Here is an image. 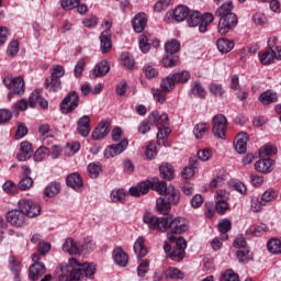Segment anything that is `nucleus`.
I'll list each match as a JSON object with an SVG mask.
<instances>
[{"label":"nucleus","instance_id":"nucleus-37","mask_svg":"<svg viewBox=\"0 0 281 281\" xmlns=\"http://www.w3.org/2000/svg\"><path fill=\"white\" fill-rule=\"evenodd\" d=\"M162 276L166 280H183V272L175 267H169L162 272Z\"/></svg>","mask_w":281,"mask_h":281},{"label":"nucleus","instance_id":"nucleus-33","mask_svg":"<svg viewBox=\"0 0 281 281\" xmlns=\"http://www.w3.org/2000/svg\"><path fill=\"white\" fill-rule=\"evenodd\" d=\"M63 251L70 256H78V254H80V248L78 247V244L74 241V238L69 237L63 244Z\"/></svg>","mask_w":281,"mask_h":281},{"label":"nucleus","instance_id":"nucleus-1","mask_svg":"<svg viewBox=\"0 0 281 281\" xmlns=\"http://www.w3.org/2000/svg\"><path fill=\"white\" fill-rule=\"evenodd\" d=\"M150 188L159 194H164L165 199L171 205H177L181 202V192L175 186L168 187L166 181H159V178H153L151 180L138 183L136 187L130 188V194L131 196H142L148 194Z\"/></svg>","mask_w":281,"mask_h":281},{"label":"nucleus","instance_id":"nucleus-47","mask_svg":"<svg viewBox=\"0 0 281 281\" xmlns=\"http://www.w3.org/2000/svg\"><path fill=\"white\" fill-rule=\"evenodd\" d=\"M267 247L270 254H281V240L278 238H271L268 241Z\"/></svg>","mask_w":281,"mask_h":281},{"label":"nucleus","instance_id":"nucleus-34","mask_svg":"<svg viewBox=\"0 0 281 281\" xmlns=\"http://www.w3.org/2000/svg\"><path fill=\"white\" fill-rule=\"evenodd\" d=\"M216 46L218 52H221V54H229V52L234 49L235 44H234V41L223 37L217 40Z\"/></svg>","mask_w":281,"mask_h":281},{"label":"nucleus","instance_id":"nucleus-22","mask_svg":"<svg viewBox=\"0 0 281 281\" xmlns=\"http://www.w3.org/2000/svg\"><path fill=\"white\" fill-rule=\"evenodd\" d=\"M255 169L257 172H262L263 175H269L273 170V159L261 158L255 164Z\"/></svg>","mask_w":281,"mask_h":281},{"label":"nucleus","instance_id":"nucleus-9","mask_svg":"<svg viewBox=\"0 0 281 281\" xmlns=\"http://www.w3.org/2000/svg\"><path fill=\"white\" fill-rule=\"evenodd\" d=\"M32 260L33 265H31L29 269V279L32 281H36L45 276L47 269L45 268V263L41 261V256L33 255Z\"/></svg>","mask_w":281,"mask_h":281},{"label":"nucleus","instance_id":"nucleus-2","mask_svg":"<svg viewBox=\"0 0 281 281\" xmlns=\"http://www.w3.org/2000/svg\"><path fill=\"white\" fill-rule=\"evenodd\" d=\"M69 262L77 268H72L69 274H60L58 281H81L95 276V265L87 262L80 265L76 258H71Z\"/></svg>","mask_w":281,"mask_h":281},{"label":"nucleus","instance_id":"nucleus-62","mask_svg":"<svg viewBox=\"0 0 281 281\" xmlns=\"http://www.w3.org/2000/svg\"><path fill=\"white\" fill-rule=\"evenodd\" d=\"M276 199H278V192L273 190H267L261 196L263 203H271V201H276Z\"/></svg>","mask_w":281,"mask_h":281},{"label":"nucleus","instance_id":"nucleus-25","mask_svg":"<svg viewBox=\"0 0 281 281\" xmlns=\"http://www.w3.org/2000/svg\"><path fill=\"white\" fill-rule=\"evenodd\" d=\"M66 184L72 190H80L83 186L82 177L78 172L70 173L66 178Z\"/></svg>","mask_w":281,"mask_h":281},{"label":"nucleus","instance_id":"nucleus-17","mask_svg":"<svg viewBox=\"0 0 281 281\" xmlns=\"http://www.w3.org/2000/svg\"><path fill=\"white\" fill-rule=\"evenodd\" d=\"M33 153L32 143L24 140L20 144V153H18L16 159L18 161H27L32 158Z\"/></svg>","mask_w":281,"mask_h":281},{"label":"nucleus","instance_id":"nucleus-40","mask_svg":"<svg viewBox=\"0 0 281 281\" xmlns=\"http://www.w3.org/2000/svg\"><path fill=\"white\" fill-rule=\"evenodd\" d=\"M175 79L172 78V75H169L166 78H162L160 81V89L165 91L166 93H170V91H175Z\"/></svg>","mask_w":281,"mask_h":281},{"label":"nucleus","instance_id":"nucleus-42","mask_svg":"<svg viewBox=\"0 0 281 281\" xmlns=\"http://www.w3.org/2000/svg\"><path fill=\"white\" fill-rule=\"evenodd\" d=\"M112 203H124L126 201V191L124 189H114L110 194Z\"/></svg>","mask_w":281,"mask_h":281},{"label":"nucleus","instance_id":"nucleus-63","mask_svg":"<svg viewBox=\"0 0 281 281\" xmlns=\"http://www.w3.org/2000/svg\"><path fill=\"white\" fill-rule=\"evenodd\" d=\"M145 157L147 159H153L154 157H157V144L149 143L145 150Z\"/></svg>","mask_w":281,"mask_h":281},{"label":"nucleus","instance_id":"nucleus-12","mask_svg":"<svg viewBox=\"0 0 281 281\" xmlns=\"http://www.w3.org/2000/svg\"><path fill=\"white\" fill-rule=\"evenodd\" d=\"M3 85L7 89L13 91L15 95H23L25 93V80L23 77L5 78L3 79Z\"/></svg>","mask_w":281,"mask_h":281},{"label":"nucleus","instance_id":"nucleus-54","mask_svg":"<svg viewBox=\"0 0 281 281\" xmlns=\"http://www.w3.org/2000/svg\"><path fill=\"white\" fill-rule=\"evenodd\" d=\"M209 91L212 93V95L223 98L225 94V89H223V85L221 83H210Z\"/></svg>","mask_w":281,"mask_h":281},{"label":"nucleus","instance_id":"nucleus-43","mask_svg":"<svg viewBox=\"0 0 281 281\" xmlns=\"http://www.w3.org/2000/svg\"><path fill=\"white\" fill-rule=\"evenodd\" d=\"M171 78H173V82L176 85H186V82L190 80L191 75H190V71L183 70V71L171 75Z\"/></svg>","mask_w":281,"mask_h":281},{"label":"nucleus","instance_id":"nucleus-51","mask_svg":"<svg viewBox=\"0 0 281 281\" xmlns=\"http://www.w3.org/2000/svg\"><path fill=\"white\" fill-rule=\"evenodd\" d=\"M50 249H52V244L42 241L37 245V254L35 255L40 256L41 260H43V258H45V256L49 254Z\"/></svg>","mask_w":281,"mask_h":281},{"label":"nucleus","instance_id":"nucleus-32","mask_svg":"<svg viewBox=\"0 0 281 281\" xmlns=\"http://www.w3.org/2000/svg\"><path fill=\"white\" fill-rule=\"evenodd\" d=\"M134 251L137 258H146L148 256V248H146V244L144 237H138L134 243Z\"/></svg>","mask_w":281,"mask_h":281},{"label":"nucleus","instance_id":"nucleus-55","mask_svg":"<svg viewBox=\"0 0 281 281\" xmlns=\"http://www.w3.org/2000/svg\"><path fill=\"white\" fill-rule=\"evenodd\" d=\"M179 63V56L176 55H167L162 58V65L164 67L170 68V67H177V64Z\"/></svg>","mask_w":281,"mask_h":281},{"label":"nucleus","instance_id":"nucleus-23","mask_svg":"<svg viewBox=\"0 0 281 281\" xmlns=\"http://www.w3.org/2000/svg\"><path fill=\"white\" fill-rule=\"evenodd\" d=\"M149 120L151 123H154V126H157V128L168 125L169 122L168 114H159V111H153L149 114Z\"/></svg>","mask_w":281,"mask_h":281},{"label":"nucleus","instance_id":"nucleus-21","mask_svg":"<svg viewBox=\"0 0 281 281\" xmlns=\"http://www.w3.org/2000/svg\"><path fill=\"white\" fill-rule=\"evenodd\" d=\"M101 52L102 54H109L113 47V42L111 41V30H104L100 34Z\"/></svg>","mask_w":281,"mask_h":281},{"label":"nucleus","instance_id":"nucleus-18","mask_svg":"<svg viewBox=\"0 0 281 281\" xmlns=\"http://www.w3.org/2000/svg\"><path fill=\"white\" fill-rule=\"evenodd\" d=\"M111 123L109 121H102L92 132V138L94 140L104 139L109 135L111 128Z\"/></svg>","mask_w":281,"mask_h":281},{"label":"nucleus","instance_id":"nucleus-3","mask_svg":"<svg viewBox=\"0 0 281 281\" xmlns=\"http://www.w3.org/2000/svg\"><path fill=\"white\" fill-rule=\"evenodd\" d=\"M165 223H167V225H165V232L170 229V233L167 235L169 243H175L177 240L175 234H183L190 227L186 217H175L172 214L165 216Z\"/></svg>","mask_w":281,"mask_h":281},{"label":"nucleus","instance_id":"nucleus-15","mask_svg":"<svg viewBox=\"0 0 281 281\" xmlns=\"http://www.w3.org/2000/svg\"><path fill=\"white\" fill-rule=\"evenodd\" d=\"M146 25H148V15L144 12L137 13L132 19V27L136 34H142L146 30Z\"/></svg>","mask_w":281,"mask_h":281},{"label":"nucleus","instance_id":"nucleus-39","mask_svg":"<svg viewBox=\"0 0 281 281\" xmlns=\"http://www.w3.org/2000/svg\"><path fill=\"white\" fill-rule=\"evenodd\" d=\"M150 34L143 33L139 36V49L143 54H148L150 52Z\"/></svg>","mask_w":281,"mask_h":281},{"label":"nucleus","instance_id":"nucleus-48","mask_svg":"<svg viewBox=\"0 0 281 281\" xmlns=\"http://www.w3.org/2000/svg\"><path fill=\"white\" fill-rule=\"evenodd\" d=\"M121 63L126 69H133V67H135V59L133 58V55L128 53H122Z\"/></svg>","mask_w":281,"mask_h":281},{"label":"nucleus","instance_id":"nucleus-24","mask_svg":"<svg viewBox=\"0 0 281 281\" xmlns=\"http://www.w3.org/2000/svg\"><path fill=\"white\" fill-rule=\"evenodd\" d=\"M269 49L263 53H259V60L261 65H271L276 60V50L271 47V38L268 40Z\"/></svg>","mask_w":281,"mask_h":281},{"label":"nucleus","instance_id":"nucleus-31","mask_svg":"<svg viewBox=\"0 0 281 281\" xmlns=\"http://www.w3.org/2000/svg\"><path fill=\"white\" fill-rule=\"evenodd\" d=\"M156 209L158 214H164V216H169L170 210L172 209V204L169 203L166 198H158L156 201Z\"/></svg>","mask_w":281,"mask_h":281},{"label":"nucleus","instance_id":"nucleus-44","mask_svg":"<svg viewBox=\"0 0 281 281\" xmlns=\"http://www.w3.org/2000/svg\"><path fill=\"white\" fill-rule=\"evenodd\" d=\"M207 128H210V125L207 123H199L193 128V134L196 139H203V136L205 133H207Z\"/></svg>","mask_w":281,"mask_h":281},{"label":"nucleus","instance_id":"nucleus-53","mask_svg":"<svg viewBox=\"0 0 281 281\" xmlns=\"http://www.w3.org/2000/svg\"><path fill=\"white\" fill-rule=\"evenodd\" d=\"M150 126H155V124L150 121V116L145 119L137 127L138 133L142 135H146V133H150Z\"/></svg>","mask_w":281,"mask_h":281},{"label":"nucleus","instance_id":"nucleus-7","mask_svg":"<svg viewBox=\"0 0 281 281\" xmlns=\"http://www.w3.org/2000/svg\"><path fill=\"white\" fill-rule=\"evenodd\" d=\"M212 133L218 139H225L227 133V117L223 114H216L212 120Z\"/></svg>","mask_w":281,"mask_h":281},{"label":"nucleus","instance_id":"nucleus-20","mask_svg":"<svg viewBox=\"0 0 281 281\" xmlns=\"http://www.w3.org/2000/svg\"><path fill=\"white\" fill-rule=\"evenodd\" d=\"M91 131V119L89 115H83L77 122V132L81 137H87Z\"/></svg>","mask_w":281,"mask_h":281},{"label":"nucleus","instance_id":"nucleus-11","mask_svg":"<svg viewBox=\"0 0 281 281\" xmlns=\"http://www.w3.org/2000/svg\"><path fill=\"white\" fill-rule=\"evenodd\" d=\"M176 245L172 246L171 252H169V258L181 262L186 258V249L188 248V241L183 237H179L175 240Z\"/></svg>","mask_w":281,"mask_h":281},{"label":"nucleus","instance_id":"nucleus-50","mask_svg":"<svg viewBox=\"0 0 281 281\" xmlns=\"http://www.w3.org/2000/svg\"><path fill=\"white\" fill-rule=\"evenodd\" d=\"M2 190L5 192V194H19V186L11 180L5 181L2 184Z\"/></svg>","mask_w":281,"mask_h":281},{"label":"nucleus","instance_id":"nucleus-35","mask_svg":"<svg viewBox=\"0 0 281 281\" xmlns=\"http://www.w3.org/2000/svg\"><path fill=\"white\" fill-rule=\"evenodd\" d=\"M63 82L60 79H55L53 77L46 78L44 87L47 91H50L53 93H57V91H60L63 89Z\"/></svg>","mask_w":281,"mask_h":281},{"label":"nucleus","instance_id":"nucleus-57","mask_svg":"<svg viewBox=\"0 0 281 281\" xmlns=\"http://www.w3.org/2000/svg\"><path fill=\"white\" fill-rule=\"evenodd\" d=\"M227 210H229V204L227 203V200H218L215 203V212L220 214V216H223V214H226Z\"/></svg>","mask_w":281,"mask_h":281},{"label":"nucleus","instance_id":"nucleus-56","mask_svg":"<svg viewBox=\"0 0 281 281\" xmlns=\"http://www.w3.org/2000/svg\"><path fill=\"white\" fill-rule=\"evenodd\" d=\"M32 186H34V180L31 177H22L18 184V188L22 192H25V190H30Z\"/></svg>","mask_w":281,"mask_h":281},{"label":"nucleus","instance_id":"nucleus-14","mask_svg":"<svg viewBox=\"0 0 281 281\" xmlns=\"http://www.w3.org/2000/svg\"><path fill=\"white\" fill-rule=\"evenodd\" d=\"M7 221L13 227H23L25 225V213L23 210H12L7 213Z\"/></svg>","mask_w":281,"mask_h":281},{"label":"nucleus","instance_id":"nucleus-46","mask_svg":"<svg viewBox=\"0 0 281 281\" xmlns=\"http://www.w3.org/2000/svg\"><path fill=\"white\" fill-rule=\"evenodd\" d=\"M220 281H240V278L234 270L227 269L221 273Z\"/></svg>","mask_w":281,"mask_h":281},{"label":"nucleus","instance_id":"nucleus-58","mask_svg":"<svg viewBox=\"0 0 281 281\" xmlns=\"http://www.w3.org/2000/svg\"><path fill=\"white\" fill-rule=\"evenodd\" d=\"M236 256L239 262H249V260H251V252L249 251V248H240L236 252Z\"/></svg>","mask_w":281,"mask_h":281},{"label":"nucleus","instance_id":"nucleus-6","mask_svg":"<svg viewBox=\"0 0 281 281\" xmlns=\"http://www.w3.org/2000/svg\"><path fill=\"white\" fill-rule=\"evenodd\" d=\"M143 223L149 227V229L156 232H166V216L157 217L150 212H146L143 216Z\"/></svg>","mask_w":281,"mask_h":281},{"label":"nucleus","instance_id":"nucleus-61","mask_svg":"<svg viewBox=\"0 0 281 281\" xmlns=\"http://www.w3.org/2000/svg\"><path fill=\"white\" fill-rule=\"evenodd\" d=\"M9 263L11 267V271L14 273L15 278H19V274L21 273V262L19 260H15L14 257H10Z\"/></svg>","mask_w":281,"mask_h":281},{"label":"nucleus","instance_id":"nucleus-60","mask_svg":"<svg viewBox=\"0 0 281 281\" xmlns=\"http://www.w3.org/2000/svg\"><path fill=\"white\" fill-rule=\"evenodd\" d=\"M148 269H150V261L149 260H143L137 267V276L138 278H144L146 276Z\"/></svg>","mask_w":281,"mask_h":281},{"label":"nucleus","instance_id":"nucleus-16","mask_svg":"<svg viewBox=\"0 0 281 281\" xmlns=\"http://www.w3.org/2000/svg\"><path fill=\"white\" fill-rule=\"evenodd\" d=\"M112 258L119 267H126L128 265V254L124 251L122 246H116L112 251Z\"/></svg>","mask_w":281,"mask_h":281},{"label":"nucleus","instance_id":"nucleus-27","mask_svg":"<svg viewBox=\"0 0 281 281\" xmlns=\"http://www.w3.org/2000/svg\"><path fill=\"white\" fill-rule=\"evenodd\" d=\"M259 102L263 104V106H269V104H276L278 102V93L272 90H266L259 95Z\"/></svg>","mask_w":281,"mask_h":281},{"label":"nucleus","instance_id":"nucleus-49","mask_svg":"<svg viewBox=\"0 0 281 281\" xmlns=\"http://www.w3.org/2000/svg\"><path fill=\"white\" fill-rule=\"evenodd\" d=\"M88 172L91 179H98L100 177V172H102V166L100 162H91L88 166Z\"/></svg>","mask_w":281,"mask_h":281},{"label":"nucleus","instance_id":"nucleus-13","mask_svg":"<svg viewBox=\"0 0 281 281\" xmlns=\"http://www.w3.org/2000/svg\"><path fill=\"white\" fill-rule=\"evenodd\" d=\"M126 148H128V139H122L120 143L110 145L104 149V158L111 159L117 157V155H122Z\"/></svg>","mask_w":281,"mask_h":281},{"label":"nucleus","instance_id":"nucleus-52","mask_svg":"<svg viewBox=\"0 0 281 281\" xmlns=\"http://www.w3.org/2000/svg\"><path fill=\"white\" fill-rule=\"evenodd\" d=\"M278 153V148L273 145H265L259 149L260 157L269 158L271 155H276Z\"/></svg>","mask_w":281,"mask_h":281},{"label":"nucleus","instance_id":"nucleus-30","mask_svg":"<svg viewBox=\"0 0 281 281\" xmlns=\"http://www.w3.org/2000/svg\"><path fill=\"white\" fill-rule=\"evenodd\" d=\"M190 93L193 95V98H200V100H205L207 95V91H205V88H203L201 81H193L191 83Z\"/></svg>","mask_w":281,"mask_h":281},{"label":"nucleus","instance_id":"nucleus-5","mask_svg":"<svg viewBox=\"0 0 281 281\" xmlns=\"http://www.w3.org/2000/svg\"><path fill=\"white\" fill-rule=\"evenodd\" d=\"M60 112L63 115H69L80 106V95L76 91H70L60 102Z\"/></svg>","mask_w":281,"mask_h":281},{"label":"nucleus","instance_id":"nucleus-36","mask_svg":"<svg viewBox=\"0 0 281 281\" xmlns=\"http://www.w3.org/2000/svg\"><path fill=\"white\" fill-rule=\"evenodd\" d=\"M165 52L171 55L179 54V52H181V42L177 38L167 41L165 43Z\"/></svg>","mask_w":281,"mask_h":281},{"label":"nucleus","instance_id":"nucleus-8","mask_svg":"<svg viewBox=\"0 0 281 281\" xmlns=\"http://www.w3.org/2000/svg\"><path fill=\"white\" fill-rule=\"evenodd\" d=\"M18 205L19 210H22L24 216H27L29 218H36V216L41 215V204L32 200H20Z\"/></svg>","mask_w":281,"mask_h":281},{"label":"nucleus","instance_id":"nucleus-59","mask_svg":"<svg viewBox=\"0 0 281 281\" xmlns=\"http://www.w3.org/2000/svg\"><path fill=\"white\" fill-rule=\"evenodd\" d=\"M50 150L49 148L45 147V146H41L33 156L34 161H43V159H45V157H47V155H49Z\"/></svg>","mask_w":281,"mask_h":281},{"label":"nucleus","instance_id":"nucleus-45","mask_svg":"<svg viewBox=\"0 0 281 281\" xmlns=\"http://www.w3.org/2000/svg\"><path fill=\"white\" fill-rule=\"evenodd\" d=\"M143 71L148 80H153V78H157V76H159V70H157L153 64H145Z\"/></svg>","mask_w":281,"mask_h":281},{"label":"nucleus","instance_id":"nucleus-19","mask_svg":"<svg viewBox=\"0 0 281 281\" xmlns=\"http://www.w3.org/2000/svg\"><path fill=\"white\" fill-rule=\"evenodd\" d=\"M247 142H249V135L247 133H239L234 142L235 150L239 155L247 153Z\"/></svg>","mask_w":281,"mask_h":281},{"label":"nucleus","instance_id":"nucleus-26","mask_svg":"<svg viewBox=\"0 0 281 281\" xmlns=\"http://www.w3.org/2000/svg\"><path fill=\"white\" fill-rule=\"evenodd\" d=\"M160 178L165 181H172L175 179V168L168 162H162L159 167Z\"/></svg>","mask_w":281,"mask_h":281},{"label":"nucleus","instance_id":"nucleus-41","mask_svg":"<svg viewBox=\"0 0 281 281\" xmlns=\"http://www.w3.org/2000/svg\"><path fill=\"white\" fill-rule=\"evenodd\" d=\"M232 10H234V4L232 2H226L216 10L215 14L220 19H223V16H229V14H236L232 12Z\"/></svg>","mask_w":281,"mask_h":281},{"label":"nucleus","instance_id":"nucleus-28","mask_svg":"<svg viewBox=\"0 0 281 281\" xmlns=\"http://www.w3.org/2000/svg\"><path fill=\"white\" fill-rule=\"evenodd\" d=\"M111 71V65H109V61L101 60L99 64L95 65L92 75L93 78H102L103 76H106Z\"/></svg>","mask_w":281,"mask_h":281},{"label":"nucleus","instance_id":"nucleus-38","mask_svg":"<svg viewBox=\"0 0 281 281\" xmlns=\"http://www.w3.org/2000/svg\"><path fill=\"white\" fill-rule=\"evenodd\" d=\"M60 193V183L58 182H50L47 184V187L44 190V196H47L48 199H54L56 194Z\"/></svg>","mask_w":281,"mask_h":281},{"label":"nucleus","instance_id":"nucleus-29","mask_svg":"<svg viewBox=\"0 0 281 281\" xmlns=\"http://www.w3.org/2000/svg\"><path fill=\"white\" fill-rule=\"evenodd\" d=\"M170 14H172L175 21L181 23V21H186V19H188V14H190V8L180 4Z\"/></svg>","mask_w":281,"mask_h":281},{"label":"nucleus","instance_id":"nucleus-4","mask_svg":"<svg viewBox=\"0 0 281 281\" xmlns=\"http://www.w3.org/2000/svg\"><path fill=\"white\" fill-rule=\"evenodd\" d=\"M213 22H214V14L212 13L201 14V12L199 11L189 10V14L187 16V23L190 27H196V25H199V32L201 34H205V32H207V27Z\"/></svg>","mask_w":281,"mask_h":281},{"label":"nucleus","instance_id":"nucleus-10","mask_svg":"<svg viewBox=\"0 0 281 281\" xmlns=\"http://www.w3.org/2000/svg\"><path fill=\"white\" fill-rule=\"evenodd\" d=\"M238 25V16L236 14H228L226 16L220 18V22L217 25V32L222 36L228 34L229 31L234 30Z\"/></svg>","mask_w":281,"mask_h":281},{"label":"nucleus","instance_id":"nucleus-64","mask_svg":"<svg viewBox=\"0 0 281 281\" xmlns=\"http://www.w3.org/2000/svg\"><path fill=\"white\" fill-rule=\"evenodd\" d=\"M12 120V111L8 109H0V125L8 124Z\"/></svg>","mask_w":281,"mask_h":281}]
</instances>
